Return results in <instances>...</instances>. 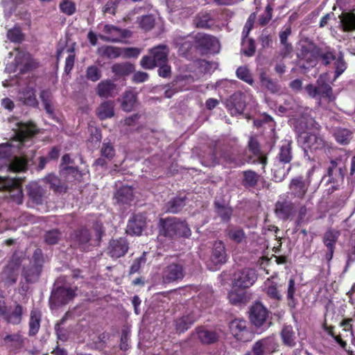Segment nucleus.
<instances>
[{
  "label": "nucleus",
  "mask_w": 355,
  "mask_h": 355,
  "mask_svg": "<svg viewBox=\"0 0 355 355\" xmlns=\"http://www.w3.org/2000/svg\"><path fill=\"white\" fill-rule=\"evenodd\" d=\"M331 85L332 82L330 80L329 75L324 73L320 75L315 81V85L308 84L305 87V90L313 98H323L331 102L335 99Z\"/></svg>",
  "instance_id": "nucleus-3"
},
{
  "label": "nucleus",
  "mask_w": 355,
  "mask_h": 355,
  "mask_svg": "<svg viewBox=\"0 0 355 355\" xmlns=\"http://www.w3.org/2000/svg\"><path fill=\"white\" fill-rule=\"evenodd\" d=\"M69 316H71L69 312H66L62 318L56 322L54 327L57 338L63 342H65L68 340L69 334L67 329L62 327V326L65 324Z\"/></svg>",
  "instance_id": "nucleus-38"
},
{
  "label": "nucleus",
  "mask_w": 355,
  "mask_h": 355,
  "mask_svg": "<svg viewBox=\"0 0 355 355\" xmlns=\"http://www.w3.org/2000/svg\"><path fill=\"white\" fill-rule=\"evenodd\" d=\"M309 185L310 182L306 181L302 176L293 178L288 184V193L292 198L302 200L307 193Z\"/></svg>",
  "instance_id": "nucleus-11"
},
{
  "label": "nucleus",
  "mask_w": 355,
  "mask_h": 355,
  "mask_svg": "<svg viewBox=\"0 0 355 355\" xmlns=\"http://www.w3.org/2000/svg\"><path fill=\"white\" fill-rule=\"evenodd\" d=\"M27 195L35 205H42L44 197V190L37 182H31L26 186Z\"/></svg>",
  "instance_id": "nucleus-25"
},
{
  "label": "nucleus",
  "mask_w": 355,
  "mask_h": 355,
  "mask_svg": "<svg viewBox=\"0 0 355 355\" xmlns=\"http://www.w3.org/2000/svg\"><path fill=\"white\" fill-rule=\"evenodd\" d=\"M40 98L44 105L46 112L52 116L54 114V109L52 105L53 95L50 89H43L40 92Z\"/></svg>",
  "instance_id": "nucleus-50"
},
{
  "label": "nucleus",
  "mask_w": 355,
  "mask_h": 355,
  "mask_svg": "<svg viewBox=\"0 0 355 355\" xmlns=\"http://www.w3.org/2000/svg\"><path fill=\"white\" fill-rule=\"evenodd\" d=\"M297 291V287L295 280L293 277H291L288 282L287 290H286V300L288 306L294 309L297 305V299L295 295Z\"/></svg>",
  "instance_id": "nucleus-43"
},
{
  "label": "nucleus",
  "mask_w": 355,
  "mask_h": 355,
  "mask_svg": "<svg viewBox=\"0 0 355 355\" xmlns=\"http://www.w3.org/2000/svg\"><path fill=\"white\" fill-rule=\"evenodd\" d=\"M19 100L26 105L37 107L38 102L36 99L35 90L33 88L27 87L19 94Z\"/></svg>",
  "instance_id": "nucleus-41"
},
{
  "label": "nucleus",
  "mask_w": 355,
  "mask_h": 355,
  "mask_svg": "<svg viewBox=\"0 0 355 355\" xmlns=\"http://www.w3.org/2000/svg\"><path fill=\"white\" fill-rule=\"evenodd\" d=\"M236 74L238 78L252 85L254 79L250 69L245 66H241L237 68Z\"/></svg>",
  "instance_id": "nucleus-60"
},
{
  "label": "nucleus",
  "mask_w": 355,
  "mask_h": 355,
  "mask_svg": "<svg viewBox=\"0 0 355 355\" xmlns=\"http://www.w3.org/2000/svg\"><path fill=\"white\" fill-rule=\"evenodd\" d=\"M340 18L343 31H355V13L354 12H343Z\"/></svg>",
  "instance_id": "nucleus-48"
},
{
  "label": "nucleus",
  "mask_w": 355,
  "mask_h": 355,
  "mask_svg": "<svg viewBox=\"0 0 355 355\" xmlns=\"http://www.w3.org/2000/svg\"><path fill=\"white\" fill-rule=\"evenodd\" d=\"M198 318L191 313L184 315L175 320V327L178 333L182 334L187 331L198 320Z\"/></svg>",
  "instance_id": "nucleus-26"
},
{
  "label": "nucleus",
  "mask_w": 355,
  "mask_h": 355,
  "mask_svg": "<svg viewBox=\"0 0 355 355\" xmlns=\"http://www.w3.org/2000/svg\"><path fill=\"white\" fill-rule=\"evenodd\" d=\"M184 277V270L182 264L180 263H171L162 271V280L165 284L181 281Z\"/></svg>",
  "instance_id": "nucleus-12"
},
{
  "label": "nucleus",
  "mask_w": 355,
  "mask_h": 355,
  "mask_svg": "<svg viewBox=\"0 0 355 355\" xmlns=\"http://www.w3.org/2000/svg\"><path fill=\"white\" fill-rule=\"evenodd\" d=\"M336 141L341 145L348 144L352 138V132L347 128H337L334 132Z\"/></svg>",
  "instance_id": "nucleus-53"
},
{
  "label": "nucleus",
  "mask_w": 355,
  "mask_h": 355,
  "mask_svg": "<svg viewBox=\"0 0 355 355\" xmlns=\"http://www.w3.org/2000/svg\"><path fill=\"white\" fill-rule=\"evenodd\" d=\"M227 235L231 241L237 244L242 243L246 239L243 230L238 227H232L227 230Z\"/></svg>",
  "instance_id": "nucleus-56"
},
{
  "label": "nucleus",
  "mask_w": 355,
  "mask_h": 355,
  "mask_svg": "<svg viewBox=\"0 0 355 355\" xmlns=\"http://www.w3.org/2000/svg\"><path fill=\"white\" fill-rule=\"evenodd\" d=\"M103 31L107 35H100L99 37L104 42H117L121 41V39L123 37L122 30L114 25H105Z\"/></svg>",
  "instance_id": "nucleus-27"
},
{
  "label": "nucleus",
  "mask_w": 355,
  "mask_h": 355,
  "mask_svg": "<svg viewBox=\"0 0 355 355\" xmlns=\"http://www.w3.org/2000/svg\"><path fill=\"white\" fill-rule=\"evenodd\" d=\"M248 147L249 151L257 157V162L264 167L267 164V157L261 152L260 145L256 137H250Z\"/></svg>",
  "instance_id": "nucleus-35"
},
{
  "label": "nucleus",
  "mask_w": 355,
  "mask_h": 355,
  "mask_svg": "<svg viewBox=\"0 0 355 355\" xmlns=\"http://www.w3.org/2000/svg\"><path fill=\"white\" fill-rule=\"evenodd\" d=\"M214 24V19L210 12H201L196 17V26L201 28H210Z\"/></svg>",
  "instance_id": "nucleus-51"
},
{
  "label": "nucleus",
  "mask_w": 355,
  "mask_h": 355,
  "mask_svg": "<svg viewBox=\"0 0 355 355\" xmlns=\"http://www.w3.org/2000/svg\"><path fill=\"white\" fill-rule=\"evenodd\" d=\"M218 43L216 37L205 33H198L195 37V46L202 54L213 50Z\"/></svg>",
  "instance_id": "nucleus-16"
},
{
  "label": "nucleus",
  "mask_w": 355,
  "mask_h": 355,
  "mask_svg": "<svg viewBox=\"0 0 355 355\" xmlns=\"http://www.w3.org/2000/svg\"><path fill=\"white\" fill-rule=\"evenodd\" d=\"M169 48L165 44L155 46L148 51V54L142 57L140 64L146 69H153L168 61Z\"/></svg>",
  "instance_id": "nucleus-4"
},
{
  "label": "nucleus",
  "mask_w": 355,
  "mask_h": 355,
  "mask_svg": "<svg viewBox=\"0 0 355 355\" xmlns=\"http://www.w3.org/2000/svg\"><path fill=\"white\" fill-rule=\"evenodd\" d=\"M311 53L316 60L325 66L329 65L336 58L334 51L330 49H322L316 46H313Z\"/></svg>",
  "instance_id": "nucleus-28"
},
{
  "label": "nucleus",
  "mask_w": 355,
  "mask_h": 355,
  "mask_svg": "<svg viewBox=\"0 0 355 355\" xmlns=\"http://www.w3.org/2000/svg\"><path fill=\"white\" fill-rule=\"evenodd\" d=\"M242 46L243 53L245 55L248 57L254 55L256 51L255 42L252 38H247V34L243 37Z\"/></svg>",
  "instance_id": "nucleus-58"
},
{
  "label": "nucleus",
  "mask_w": 355,
  "mask_h": 355,
  "mask_svg": "<svg viewBox=\"0 0 355 355\" xmlns=\"http://www.w3.org/2000/svg\"><path fill=\"white\" fill-rule=\"evenodd\" d=\"M275 161L271 169L272 180L275 182H282L291 169V165Z\"/></svg>",
  "instance_id": "nucleus-33"
},
{
  "label": "nucleus",
  "mask_w": 355,
  "mask_h": 355,
  "mask_svg": "<svg viewBox=\"0 0 355 355\" xmlns=\"http://www.w3.org/2000/svg\"><path fill=\"white\" fill-rule=\"evenodd\" d=\"M257 271L253 268H245L234 272L232 279L233 288L245 290L251 287L257 280Z\"/></svg>",
  "instance_id": "nucleus-5"
},
{
  "label": "nucleus",
  "mask_w": 355,
  "mask_h": 355,
  "mask_svg": "<svg viewBox=\"0 0 355 355\" xmlns=\"http://www.w3.org/2000/svg\"><path fill=\"white\" fill-rule=\"evenodd\" d=\"M338 159H331L329 165L327 167V173L323 178H329L327 184H336L344 180L346 167L345 165L340 166L338 162Z\"/></svg>",
  "instance_id": "nucleus-13"
},
{
  "label": "nucleus",
  "mask_w": 355,
  "mask_h": 355,
  "mask_svg": "<svg viewBox=\"0 0 355 355\" xmlns=\"http://www.w3.org/2000/svg\"><path fill=\"white\" fill-rule=\"evenodd\" d=\"M334 61V79H336L347 69V64L342 54H340Z\"/></svg>",
  "instance_id": "nucleus-64"
},
{
  "label": "nucleus",
  "mask_w": 355,
  "mask_h": 355,
  "mask_svg": "<svg viewBox=\"0 0 355 355\" xmlns=\"http://www.w3.org/2000/svg\"><path fill=\"white\" fill-rule=\"evenodd\" d=\"M340 236V232L333 228L328 229L323 234L322 243L327 248L324 257L328 263L331 262L334 257L336 244Z\"/></svg>",
  "instance_id": "nucleus-9"
},
{
  "label": "nucleus",
  "mask_w": 355,
  "mask_h": 355,
  "mask_svg": "<svg viewBox=\"0 0 355 355\" xmlns=\"http://www.w3.org/2000/svg\"><path fill=\"white\" fill-rule=\"evenodd\" d=\"M228 298L234 305L243 304L247 300L246 293L244 290L236 291V288H233V290L229 293Z\"/></svg>",
  "instance_id": "nucleus-55"
},
{
  "label": "nucleus",
  "mask_w": 355,
  "mask_h": 355,
  "mask_svg": "<svg viewBox=\"0 0 355 355\" xmlns=\"http://www.w3.org/2000/svg\"><path fill=\"white\" fill-rule=\"evenodd\" d=\"M137 101V94L132 91H126L122 96L121 107L126 112H131Z\"/></svg>",
  "instance_id": "nucleus-42"
},
{
  "label": "nucleus",
  "mask_w": 355,
  "mask_h": 355,
  "mask_svg": "<svg viewBox=\"0 0 355 355\" xmlns=\"http://www.w3.org/2000/svg\"><path fill=\"white\" fill-rule=\"evenodd\" d=\"M114 106L113 101L102 102L96 110V116L101 121L113 117L114 116Z\"/></svg>",
  "instance_id": "nucleus-32"
},
{
  "label": "nucleus",
  "mask_w": 355,
  "mask_h": 355,
  "mask_svg": "<svg viewBox=\"0 0 355 355\" xmlns=\"http://www.w3.org/2000/svg\"><path fill=\"white\" fill-rule=\"evenodd\" d=\"M291 144V141H284L279 148L275 161L289 165L293 159Z\"/></svg>",
  "instance_id": "nucleus-34"
},
{
  "label": "nucleus",
  "mask_w": 355,
  "mask_h": 355,
  "mask_svg": "<svg viewBox=\"0 0 355 355\" xmlns=\"http://www.w3.org/2000/svg\"><path fill=\"white\" fill-rule=\"evenodd\" d=\"M148 254V252H144L141 255L136 258L133 260L128 272V275H131L135 273H137L139 271L140 268L142 266H144L146 261H147V255Z\"/></svg>",
  "instance_id": "nucleus-59"
},
{
  "label": "nucleus",
  "mask_w": 355,
  "mask_h": 355,
  "mask_svg": "<svg viewBox=\"0 0 355 355\" xmlns=\"http://www.w3.org/2000/svg\"><path fill=\"white\" fill-rule=\"evenodd\" d=\"M281 338L284 345L293 347L296 345L295 334L291 325H286L282 328L281 331Z\"/></svg>",
  "instance_id": "nucleus-45"
},
{
  "label": "nucleus",
  "mask_w": 355,
  "mask_h": 355,
  "mask_svg": "<svg viewBox=\"0 0 355 355\" xmlns=\"http://www.w3.org/2000/svg\"><path fill=\"white\" fill-rule=\"evenodd\" d=\"M96 94L101 98L114 97L116 94V85L111 80L101 81L96 88Z\"/></svg>",
  "instance_id": "nucleus-24"
},
{
  "label": "nucleus",
  "mask_w": 355,
  "mask_h": 355,
  "mask_svg": "<svg viewBox=\"0 0 355 355\" xmlns=\"http://www.w3.org/2000/svg\"><path fill=\"white\" fill-rule=\"evenodd\" d=\"M62 232L58 229L47 231L44 234V241L49 245H55L60 240Z\"/></svg>",
  "instance_id": "nucleus-61"
},
{
  "label": "nucleus",
  "mask_w": 355,
  "mask_h": 355,
  "mask_svg": "<svg viewBox=\"0 0 355 355\" xmlns=\"http://www.w3.org/2000/svg\"><path fill=\"white\" fill-rule=\"evenodd\" d=\"M30 57H31V55L28 53L21 51V52H19L15 58V62L16 66L22 65V64L24 65L23 69H20V71L22 73L29 71L31 68V64L28 61Z\"/></svg>",
  "instance_id": "nucleus-54"
},
{
  "label": "nucleus",
  "mask_w": 355,
  "mask_h": 355,
  "mask_svg": "<svg viewBox=\"0 0 355 355\" xmlns=\"http://www.w3.org/2000/svg\"><path fill=\"white\" fill-rule=\"evenodd\" d=\"M42 268L29 263L27 266H24L22 270V276L27 283L33 284L38 281Z\"/></svg>",
  "instance_id": "nucleus-31"
},
{
  "label": "nucleus",
  "mask_w": 355,
  "mask_h": 355,
  "mask_svg": "<svg viewBox=\"0 0 355 355\" xmlns=\"http://www.w3.org/2000/svg\"><path fill=\"white\" fill-rule=\"evenodd\" d=\"M41 319L42 314L40 311L37 310H32L31 311L30 319L28 322L29 336H34L38 333L40 328Z\"/></svg>",
  "instance_id": "nucleus-40"
},
{
  "label": "nucleus",
  "mask_w": 355,
  "mask_h": 355,
  "mask_svg": "<svg viewBox=\"0 0 355 355\" xmlns=\"http://www.w3.org/2000/svg\"><path fill=\"white\" fill-rule=\"evenodd\" d=\"M345 270L355 262V229L351 236L350 248L347 250Z\"/></svg>",
  "instance_id": "nucleus-62"
},
{
  "label": "nucleus",
  "mask_w": 355,
  "mask_h": 355,
  "mask_svg": "<svg viewBox=\"0 0 355 355\" xmlns=\"http://www.w3.org/2000/svg\"><path fill=\"white\" fill-rule=\"evenodd\" d=\"M303 146L305 153L310 151L316 155H320L330 148L329 143L320 135L312 132H307L303 137Z\"/></svg>",
  "instance_id": "nucleus-6"
},
{
  "label": "nucleus",
  "mask_w": 355,
  "mask_h": 355,
  "mask_svg": "<svg viewBox=\"0 0 355 355\" xmlns=\"http://www.w3.org/2000/svg\"><path fill=\"white\" fill-rule=\"evenodd\" d=\"M146 225V216L145 214L132 215L128 220L127 232L132 235H141Z\"/></svg>",
  "instance_id": "nucleus-19"
},
{
  "label": "nucleus",
  "mask_w": 355,
  "mask_h": 355,
  "mask_svg": "<svg viewBox=\"0 0 355 355\" xmlns=\"http://www.w3.org/2000/svg\"><path fill=\"white\" fill-rule=\"evenodd\" d=\"M277 347L274 338L267 337L257 341L250 353L252 355H270Z\"/></svg>",
  "instance_id": "nucleus-15"
},
{
  "label": "nucleus",
  "mask_w": 355,
  "mask_h": 355,
  "mask_svg": "<svg viewBox=\"0 0 355 355\" xmlns=\"http://www.w3.org/2000/svg\"><path fill=\"white\" fill-rule=\"evenodd\" d=\"M23 311L22 306L17 303L12 311L7 310L6 308L1 309L0 314L7 323L17 325L21 322Z\"/></svg>",
  "instance_id": "nucleus-21"
},
{
  "label": "nucleus",
  "mask_w": 355,
  "mask_h": 355,
  "mask_svg": "<svg viewBox=\"0 0 355 355\" xmlns=\"http://www.w3.org/2000/svg\"><path fill=\"white\" fill-rule=\"evenodd\" d=\"M219 151L216 148H209L202 157V162L206 166H214L220 164Z\"/></svg>",
  "instance_id": "nucleus-39"
},
{
  "label": "nucleus",
  "mask_w": 355,
  "mask_h": 355,
  "mask_svg": "<svg viewBox=\"0 0 355 355\" xmlns=\"http://www.w3.org/2000/svg\"><path fill=\"white\" fill-rule=\"evenodd\" d=\"M38 133V130L35 124L22 123L19 125V130L16 132V138L21 142L31 139Z\"/></svg>",
  "instance_id": "nucleus-29"
},
{
  "label": "nucleus",
  "mask_w": 355,
  "mask_h": 355,
  "mask_svg": "<svg viewBox=\"0 0 355 355\" xmlns=\"http://www.w3.org/2000/svg\"><path fill=\"white\" fill-rule=\"evenodd\" d=\"M226 261L227 253L225 244L221 241H217L214 244L207 266L209 270H215L218 266L224 264Z\"/></svg>",
  "instance_id": "nucleus-8"
},
{
  "label": "nucleus",
  "mask_w": 355,
  "mask_h": 355,
  "mask_svg": "<svg viewBox=\"0 0 355 355\" xmlns=\"http://www.w3.org/2000/svg\"><path fill=\"white\" fill-rule=\"evenodd\" d=\"M135 71V66L129 62L116 63L112 67V71L119 77L129 76Z\"/></svg>",
  "instance_id": "nucleus-47"
},
{
  "label": "nucleus",
  "mask_w": 355,
  "mask_h": 355,
  "mask_svg": "<svg viewBox=\"0 0 355 355\" xmlns=\"http://www.w3.org/2000/svg\"><path fill=\"white\" fill-rule=\"evenodd\" d=\"M128 248L129 245L127 239L121 237L118 239L110 241L107 252L111 257L117 259L123 257L128 252Z\"/></svg>",
  "instance_id": "nucleus-18"
},
{
  "label": "nucleus",
  "mask_w": 355,
  "mask_h": 355,
  "mask_svg": "<svg viewBox=\"0 0 355 355\" xmlns=\"http://www.w3.org/2000/svg\"><path fill=\"white\" fill-rule=\"evenodd\" d=\"M294 205L289 200H278L275 203V214L279 218L284 220H288L294 213Z\"/></svg>",
  "instance_id": "nucleus-23"
},
{
  "label": "nucleus",
  "mask_w": 355,
  "mask_h": 355,
  "mask_svg": "<svg viewBox=\"0 0 355 355\" xmlns=\"http://www.w3.org/2000/svg\"><path fill=\"white\" fill-rule=\"evenodd\" d=\"M259 81L261 87L271 94H277L280 91L278 81L271 78L264 70L259 73Z\"/></svg>",
  "instance_id": "nucleus-30"
},
{
  "label": "nucleus",
  "mask_w": 355,
  "mask_h": 355,
  "mask_svg": "<svg viewBox=\"0 0 355 355\" xmlns=\"http://www.w3.org/2000/svg\"><path fill=\"white\" fill-rule=\"evenodd\" d=\"M158 239L162 238L169 241L178 238H189L191 230L186 222L177 217L160 218L157 224Z\"/></svg>",
  "instance_id": "nucleus-2"
},
{
  "label": "nucleus",
  "mask_w": 355,
  "mask_h": 355,
  "mask_svg": "<svg viewBox=\"0 0 355 355\" xmlns=\"http://www.w3.org/2000/svg\"><path fill=\"white\" fill-rule=\"evenodd\" d=\"M175 43L178 46V53L180 55L187 58L191 55V50L193 46L191 41L180 37L175 40Z\"/></svg>",
  "instance_id": "nucleus-52"
},
{
  "label": "nucleus",
  "mask_w": 355,
  "mask_h": 355,
  "mask_svg": "<svg viewBox=\"0 0 355 355\" xmlns=\"http://www.w3.org/2000/svg\"><path fill=\"white\" fill-rule=\"evenodd\" d=\"M219 158L220 164L229 167H235L239 166L237 159L234 157L230 151H219Z\"/></svg>",
  "instance_id": "nucleus-57"
},
{
  "label": "nucleus",
  "mask_w": 355,
  "mask_h": 355,
  "mask_svg": "<svg viewBox=\"0 0 355 355\" xmlns=\"http://www.w3.org/2000/svg\"><path fill=\"white\" fill-rule=\"evenodd\" d=\"M279 287L277 282L272 281L271 278H268L263 283V291L270 300L279 302L283 298Z\"/></svg>",
  "instance_id": "nucleus-22"
},
{
  "label": "nucleus",
  "mask_w": 355,
  "mask_h": 355,
  "mask_svg": "<svg viewBox=\"0 0 355 355\" xmlns=\"http://www.w3.org/2000/svg\"><path fill=\"white\" fill-rule=\"evenodd\" d=\"M105 234V227L98 220L93 223L91 229L80 226L70 234V240L81 252H88L91 247L99 246Z\"/></svg>",
  "instance_id": "nucleus-1"
},
{
  "label": "nucleus",
  "mask_w": 355,
  "mask_h": 355,
  "mask_svg": "<svg viewBox=\"0 0 355 355\" xmlns=\"http://www.w3.org/2000/svg\"><path fill=\"white\" fill-rule=\"evenodd\" d=\"M229 328L232 336L241 342H248L251 340L252 333L247 327V321L236 318L231 321Z\"/></svg>",
  "instance_id": "nucleus-10"
},
{
  "label": "nucleus",
  "mask_w": 355,
  "mask_h": 355,
  "mask_svg": "<svg viewBox=\"0 0 355 355\" xmlns=\"http://www.w3.org/2000/svg\"><path fill=\"white\" fill-rule=\"evenodd\" d=\"M22 182V178L16 177H6L1 178L0 181L1 188L9 191L12 200L18 205L23 202Z\"/></svg>",
  "instance_id": "nucleus-7"
},
{
  "label": "nucleus",
  "mask_w": 355,
  "mask_h": 355,
  "mask_svg": "<svg viewBox=\"0 0 355 355\" xmlns=\"http://www.w3.org/2000/svg\"><path fill=\"white\" fill-rule=\"evenodd\" d=\"M198 339L202 345H210L216 343L219 338V334L212 329L200 326L196 329Z\"/></svg>",
  "instance_id": "nucleus-20"
},
{
  "label": "nucleus",
  "mask_w": 355,
  "mask_h": 355,
  "mask_svg": "<svg viewBox=\"0 0 355 355\" xmlns=\"http://www.w3.org/2000/svg\"><path fill=\"white\" fill-rule=\"evenodd\" d=\"M76 289L71 287L59 286L51 294V301L56 305L68 304L76 295Z\"/></svg>",
  "instance_id": "nucleus-14"
},
{
  "label": "nucleus",
  "mask_w": 355,
  "mask_h": 355,
  "mask_svg": "<svg viewBox=\"0 0 355 355\" xmlns=\"http://www.w3.org/2000/svg\"><path fill=\"white\" fill-rule=\"evenodd\" d=\"M44 180L49 184V188L55 193H62L67 192V186L57 175L49 174L45 177Z\"/></svg>",
  "instance_id": "nucleus-36"
},
{
  "label": "nucleus",
  "mask_w": 355,
  "mask_h": 355,
  "mask_svg": "<svg viewBox=\"0 0 355 355\" xmlns=\"http://www.w3.org/2000/svg\"><path fill=\"white\" fill-rule=\"evenodd\" d=\"M215 211L218 217H220L221 221L227 223L231 220L233 209L232 207L220 204L218 202H214Z\"/></svg>",
  "instance_id": "nucleus-49"
},
{
  "label": "nucleus",
  "mask_w": 355,
  "mask_h": 355,
  "mask_svg": "<svg viewBox=\"0 0 355 355\" xmlns=\"http://www.w3.org/2000/svg\"><path fill=\"white\" fill-rule=\"evenodd\" d=\"M260 175L252 170L243 171L242 185L245 189L255 188Z\"/></svg>",
  "instance_id": "nucleus-46"
},
{
  "label": "nucleus",
  "mask_w": 355,
  "mask_h": 355,
  "mask_svg": "<svg viewBox=\"0 0 355 355\" xmlns=\"http://www.w3.org/2000/svg\"><path fill=\"white\" fill-rule=\"evenodd\" d=\"M19 264L17 263L10 262L4 268L3 273L6 275V279L12 283L17 281L15 271L18 269Z\"/></svg>",
  "instance_id": "nucleus-63"
},
{
  "label": "nucleus",
  "mask_w": 355,
  "mask_h": 355,
  "mask_svg": "<svg viewBox=\"0 0 355 355\" xmlns=\"http://www.w3.org/2000/svg\"><path fill=\"white\" fill-rule=\"evenodd\" d=\"M114 198L119 204H128L132 200L133 189L131 187H122L116 191Z\"/></svg>",
  "instance_id": "nucleus-44"
},
{
  "label": "nucleus",
  "mask_w": 355,
  "mask_h": 355,
  "mask_svg": "<svg viewBox=\"0 0 355 355\" xmlns=\"http://www.w3.org/2000/svg\"><path fill=\"white\" fill-rule=\"evenodd\" d=\"M268 310L261 303H254L250 309V319L252 324L261 327L268 316Z\"/></svg>",
  "instance_id": "nucleus-17"
},
{
  "label": "nucleus",
  "mask_w": 355,
  "mask_h": 355,
  "mask_svg": "<svg viewBox=\"0 0 355 355\" xmlns=\"http://www.w3.org/2000/svg\"><path fill=\"white\" fill-rule=\"evenodd\" d=\"M187 196L178 195L171 198L166 204V211L173 214H178L186 205Z\"/></svg>",
  "instance_id": "nucleus-37"
}]
</instances>
